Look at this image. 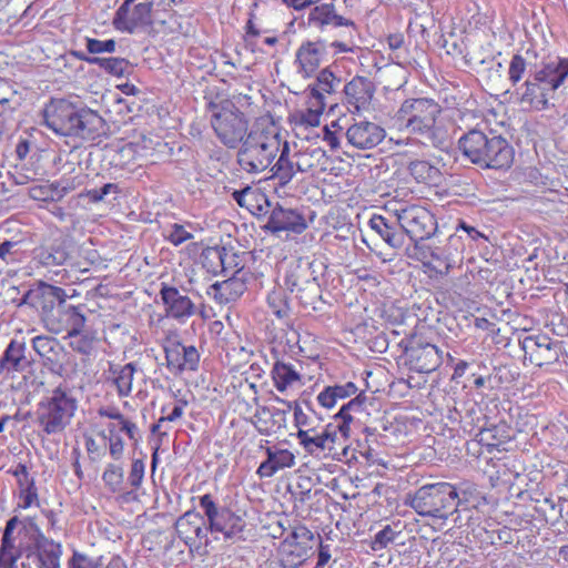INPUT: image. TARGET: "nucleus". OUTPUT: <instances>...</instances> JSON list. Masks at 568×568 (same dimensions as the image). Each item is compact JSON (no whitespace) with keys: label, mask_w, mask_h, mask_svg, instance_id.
Masks as SVG:
<instances>
[{"label":"nucleus","mask_w":568,"mask_h":568,"mask_svg":"<svg viewBox=\"0 0 568 568\" xmlns=\"http://www.w3.org/2000/svg\"><path fill=\"white\" fill-rule=\"evenodd\" d=\"M328 43L324 39L306 40L301 43L295 53L297 72L304 79L313 77L320 65L327 60Z\"/></svg>","instance_id":"obj_20"},{"label":"nucleus","mask_w":568,"mask_h":568,"mask_svg":"<svg viewBox=\"0 0 568 568\" xmlns=\"http://www.w3.org/2000/svg\"><path fill=\"white\" fill-rule=\"evenodd\" d=\"M323 264L308 256H301L291 261L284 274V286L294 294L304 307L317 311V302L322 300V290L318 275Z\"/></svg>","instance_id":"obj_5"},{"label":"nucleus","mask_w":568,"mask_h":568,"mask_svg":"<svg viewBox=\"0 0 568 568\" xmlns=\"http://www.w3.org/2000/svg\"><path fill=\"white\" fill-rule=\"evenodd\" d=\"M135 372L136 365L134 363L110 366V373L113 376V383L120 397H128L131 394Z\"/></svg>","instance_id":"obj_40"},{"label":"nucleus","mask_w":568,"mask_h":568,"mask_svg":"<svg viewBox=\"0 0 568 568\" xmlns=\"http://www.w3.org/2000/svg\"><path fill=\"white\" fill-rule=\"evenodd\" d=\"M93 65H98L106 73L119 78L130 74L132 70V64L124 58L98 57L97 60L93 61Z\"/></svg>","instance_id":"obj_46"},{"label":"nucleus","mask_w":568,"mask_h":568,"mask_svg":"<svg viewBox=\"0 0 568 568\" xmlns=\"http://www.w3.org/2000/svg\"><path fill=\"white\" fill-rule=\"evenodd\" d=\"M386 136L384 128L371 121H358L348 126L347 142L358 150H371L377 146Z\"/></svg>","instance_id":"obj_24"},{"label":"nucleus","mask_w":568,"mask_h":568,"mask_svg":"<svg viewBox=\"0 0 568 568\" xmlns=\"http://www.w3.org/2000/svg\"><path fill=\"white\" fill-rule=\"evenodd\" d=\"M408 171L419 183H435L440 176V171L425 160L412 161L408 165Z\"/></svg>","instance_id":"obj_45"},{"label":"nucleus","mask_w":568,"mask_h":568,"mask_svg":"<svg viewBox=\"0 0 568 568\" xmlns=\"http://www.w3.org/2000/svg\"><path fill=\"white\" fill-rule=\"evenodd\" d=\"M409 358L416 372L428 374L444 363V351L434 344L426 343L412 348Z\"/></svg>","instance_id":"obj_30"},{"label":"nucleus","mask_w":568,"mask_h":568,"mask_svg":"<svg viewBox=\"0 0 568 568\" xmlns=\"http://www.w3.org/2000/svg\"><path fill=\"white\" fill-rule=\"evenodd\" d=\"M84 444L92 462H97L105 455V447L99 445L92 436H84Z\"/></svg>","instance_id":"obj_64"},{"label":"nucleus","mask_w":568,"mask_h":568,"mask_svg":"<svg viewBox=\"0 0 568 568\" xmlns=\"http://www.w3.org/2000/svg\"><path fill=\"white\" fill-rule=\"evenodd\" d=\"M457 146L464 159L481 170H507L514 162L515 151L508 140L488 128L463 133Z\"/></svg>","instance_id":"obj_2"},{"label":"nucleus","mask_w":568,"mask_h":568,"mask_svg":"<svg viewBox=\"0 0 568 568\" xmlns=\"http://www.w3.org/2000/svg\"><path fill=\"white\" fill-rule=\"evenodd\" d=\"M24 343L12 339L0 358V369L7 374L23 372L29 366Z\"/></svg>","instance_id":"obj_35"},{"label":"nucleus","mask_w":568,"mask_h":568,"mask_svg":"<svg viewBox=\"0 0 568 568\" xmlns=\"http://www.w3.org/2000/svg\"><path fill=\"white\" fill-rule=\"evenodd\" d=\"M307 24L324 31L327 26L348 27L354 26V22L346 19L335 11L333 3H322L313 7L307 16Z\"/></svg>","instance_id":"obj_32"},{"label":"nucleus","mask_w":568,"mask_h":568,"mask_svg":"<svg viewBox=\"0 0 568 568\" xmlns=\"http://www.w3.org/2000/svg\"><path fill=\"white\" fill-rule=\"evenodd\" d=\"M69 295L59 286L38 281L23 294L19 305H28L34 308L45 326L54 317L58 308L64 307Z\"/></svg>","instance_id":"obj_13"},{"label":"nucleus","mask_w":568,"mask_h":568,"mask_svg":"<svg viewBox=\"0 0 568 568\" xmlns=\"http://www.w3.org/2000/svg\"><path fill=\"white\" fill-rule=\"evenodd\" d=\"M267 458L257 468L260 477H272L278 470L292 467L295 463L294 455L287 449L266 448Z\"/></svg>","instance_id":"obj_36"},{"label":"nucleus","mask_w":568,"mask_h":568,"mask_svg":"<svg viewBox=\"0 0 568 568\" xmlns=\"http://www.w3.org/2000/svg\"><path fill=\"white\" fill-rule=\"evenodd\" d=\"M71 338L70 347L82 355H90L93 349V338L89 334L80 333L68 336Z\"/></svg>","instance_id":"obj_60"},{"label":"nucleus","mask_w":568,"mask_h":568,"mask_svg":"<svg viewBox=\"0 0 568 568\" xmlns=\"http://www.w3.org/2000/svg\"><path fill=\"white\" fill-rule=\"evenodd\" d=\"M520 345L525 357L539 367L558 363L561 357H568V343L547 334L528 335L520 341Z\"/></svg>","instance_id":"obj_14"},{"label":"nucleus","mask_w":568,"mask_h":568,"mask_svg":"<svg viewBox=\"0 0 568 568\" xmlns=\"http://www.w3.org/2000/svg\"><path fill=\"white\" fill-rule=\"evenodd\" d=\"M281 148L278 129L274 123H256L237 152V163L247 173L267 169Z\"/></svg>","instance_id":"obj_3"},{"label":"nucleus","mask_w":568,"mask_h":568,"mask_svg":"<svg viewBox=\"0 0 568 568\" xmlns=\"http://www.w3.org/2000/svg\"><path fill=\"white\" fill-rule=\"evenodd\" d=\"M342 85V78L336 75L329 67L322 69L316 75V81L310 84V99L325 102V94H333Z\"/></svg>","instance_id":"obj_34"},{"label":"nucleus","mask_w":568,"mask_h":568,"mask_svg":"<svg viewBox=\"0 0 568 568\" xmlns=\"http://www.w3.org/2000/svg\"><path fill=\"white\" fill-rule=\"evenodd\" d=\"M160 297L168 318L183 324L196 314L197 307L193 301L187 295L182 294L175 286L162 283Z\"/></svg>","instance_id":"obj_21"},{"label":"nucleus","mask_w":568,"mask_h":568,"mask_svg":"<svg viewBox=\"0 0 568 568\" xmlns=\"http://www.w3.org/2000/svg\"><path fill=\"white\" fill-rule=\"evenodd\" d=\"M358 388L353 382L326 386L318 395L317 402L324 408H333L338 399H345L357 393Z\"/></svg>","instance_id":"obj_38"},{"label":"nucleus","mask_w":568,"mask_h":568,"mask_svg":"<svg viewBox=\"0 0 568 568\" xmlns=\"http://www.w3.org/2000/svg\"><path fill=\"white\" fill-rule=\"evenodd\" d=\"M154 4V0H124L114 13L112 21L114 28L131 34L145 30L153 23Z\"/></svg>","instance_id":"obj_15"},{"label":"nucleus","mask_w":568,"mask_h":568,"mask_svg":"<svg viewBox=\"0 0 568 568\" xmlns=\"http://www.w3.org/2000/svg\"><path fill=\"white\" fill-rule=\"evenodd\" d=\"M85 47L90 54L113 53L115 51L116 42L113 39L99 40L94 38H85Z\"/></svg>","instance_id":"obj_58"},{"label":"nucleus","mask_w":568,"mask_h":568,"mask_svg":"<svg viewBox=\"0 0 568 568\" xmlns=\"http://www.w3.org/2000/svg\"><path fill=\"white\" fill-rule=\"evenodd\" d=\"M62 545L49 537L27 542L26 561L22 568H61Z\"/></svg>","instance_id":"obj_19"},{"label":"nucleus","mask_w":568,"mask_h":568,"mask_svg":"<svg viewBox=\"0 0 568 568\" xmlns=\"http://www.w3.org/2000/svg\"><path fill=\"white\" fill-rule=\"evenodd\" d=\"M77 409L78 399L73 392L59 385L37 404L34 423L44 436L61 435L70 426Z\"/></svg>","instance_id":"obj_4"},{"label":"nucleus","mask_w":568,"mask_h":568,"mask_svg":"<svg viewBox=\"0 0 568 568\" xmlns=\"http://www.w3.org/2000/svg\"><path fill=\"white\" fill-rule=\"evenodd\" d=\"M527 67H528V62L526 61V59L523 55H520V54L513 55L510 63H509V68H508V79L514 87L523 80V78L526 73Z\"/></svg>","instance_id":"obj_57"},{"label":"nucleus","mask_w":568,"mask_h":568,"mask_svg":"<svg viewBox=\"0 0 568 568\" xmlns=\"http://www.w3.org/2000/svg\"><path fill=\"white\" fill-rule=\"evenodd\" d=\"M31 342L32 348L52 374L62 377L67 375L69 365H75L73 355L55 337L38 335Z\"/></svg>","instance_id":"obj_18"},{"label":"nucleus","mask_w":568,"mask_h":568,"mask_svg":"<svg viewBox=\"0 0 568 568\" xmlns=\"http://www.w3.org/2000/svg\"><path fill=\"white\" fill-rule=\"evenodd\" d=\"M398 221L407 235L416 244L432 237L437 231L435 216L427 209L419 205L405 206L398 210Z\"/></svg>","instance_id":"obj_17"},{"label":"nucleus","mask_w":568,"mask_h":568,"mask_svg":"<svg viewBox=\"0 0 568 568\" xmlns=\"http://www.w3.org/2000/svg\"><path fill=\"white\" fill-rule=\"evenodd\" d=\"M193 233L186 231L185 226L179 223L170 225L165 230L164 239L170 242L173 246H179L184 242L192 240Z\"/></svg>","instance_id":"obj_55"},{"label":"nucleus","mask_w":568,"mask_h":568,"mask_svg":"<svg viewBox=\"0 0 568 568\" xmlns=\"http://www.w3.org/2000/svg\"><path fill=\"white\" fill-rule=\"evenodd\" d=\"M562 77L557 57L544 60L540 68L521 84L520 102L538 111L547 110L549 99L562 85Z\"/></svg>","instance_id":"obj_6"},{"label":"nucleus","mask_w":568,"mask_h":568,"mask_svg":"<svg viewBox=\"0 0 568 568\" xmlns=\"http://www.w3.org/2000/svg\"><path fill=\"white\" fill-rule=\"evenodd\" d=\"M163 348L166 367L172 374L180 375L184 371L194 372L199 368L200 353L195 346L169 341Z\"/></svg>","instance_id":"obj_22"},{"label":"nucleus","mask_w":568,"mask_h":568,"mask_svg":"<svg viewBox=\"0 0 568 568\" xmlns=\"http://www.w3.org/2000/svg\"><path fill=\"white\" fill-rule=\"evenodd\" d=\"M223 256V273L226 274L227 272H233L235 274V271H240V275L244 274L242 273V270L239 268V254L233 251V248H227L224 246V254Z\"/></svg>","instance_id":"obj_63"},{"label":"nucleus","mask_w":568,"mask_h":568,"mask_svg":"<svg viewBox=\"0 0 568 568\" xmlns=\"http://www.w3.org/2000/svg\"><path fill=\"white\" fill-rule=\"evenodd\" d=\"M326 103L311 99V106L296 114L297 123L305 126H317Z\"/></svg>","instance_id":"obj_52"},{"label":"nucleus","mask_w":568,"mask_h":568,"mask_svg":"<svg viewBox=\"0 0 568 568\" xmlns=\"http://www.w3.org/2000/svg\"><path fill=\"white\" fill-rule=\"evenodd\" d=\"M343 92L348 111L361 112L369 109L375 85L368 78L356 75L344 85Z\"/></svg>","instance_id":"obj_25"},{"label":"nucleus","mask_w":568,"mask_h":568,"mask_svg":"<svg viewBox=\"0 0 568 568\" xmlns=\"http://www.w3.org/2000/svg\"><path fill=\"white\" fill-rule=\"evenodd\" d=\"M479 437V443L487 447L488 453L494 449L499 450V447L507 444L513 439L511 427L506 422L487 425V422L479 428V433L475 434Z\"/></svg>","instance_id":"obj_33"},{"label":"nucleus","mask_w":568,"mask_h":568,"mask_svg":"<svg viewBox=\"0 0 568 568\" xmlns=\"http://www.w3.org/2000/svg\"><path fill=\"white\" fill-rule=\"evenodd\" d=\"M272 378L278 392H284L293 385L294 382L301 381V374L292 364L277 361L272 368Z\"/></svg>","instance_id":"obj_42"},{"label":"nucleus","mask_w":568,"mask_h":568,"mask_svg":"<svg viewBox=\"0 0 568 568\" xmlns=\"http://www.w3.org/2000/svg\"><path fill=\"white\" fill-rule=\"evenodd\" d=\"M307 227L304 217L295 210L284 209L278 203L272 209L265 230L272 233L291 231L301 234Z\"/></svg>","instance_id":"obj_28"},{"label":"nucleus","mask_w":568,"mask_h":568,"mask_svg":"<svg viewBox=\"0 0 568 568\" xmlns=\"http://www.w3.org/2000/svg\"><path fill=\"white\" fill-rule=\"evenodd\" d=\"M210 532H220L225 541L245 540L243 535L246 527L244 518L229 506L219 505L211 494H205L199 498Z\"/></svg>","instance_id":"obj_10"},{"label":"nucleus","mask_w":568,"mask_h":568,"mask_svg":"<svg viewBox=\"0 0 568 568\" xmlns=\"http://www.w3.org/2000/svg\"><path fill=\"white\" fill-rule=\"evenodd\" d=\"M400 523L394 525H386L378 532L375 534L374 538L371 541V548L374 551H379L387 548L390 544H393L396 537L402 532L398 528Z\"/></svg>","instance_id":"obj_49"},{"label":"nucleus","mask_w":568,"mask_h":568,"mask_svg":"<svg viewBox=\"0 0 568 568\" xmlns=\"http://www.w3.org/2000/svg\"><path fill=\"white\" fill-rule=\"evenodd\" d=\"M247 290L246 281L240 271H235L230 278L215 282L206 290V294L219 305H227L236 302Z\"/></svg>","instance_id":"obj_27"},{"label":"nucleus","mask_w":568,"mask_h":568,"mask_svg":"<svg viewBox=\"0 0 568 568\" xmlns=\"http://www.w3.org/2000/svg\"><path fill=\"white\" fill-rule=\"evenodd\" d=\"M19 535H23L28 538V542H36L41 537H45L41 528L36 521L34 517L27 516L20 520Z\"/></svg>","instance_id":"obj_56"},{"label":"nucleus","mask_w":568,"mask_h":568,"mask_svg":"<svg viewBox=\"0 0 568 568\" xmlns=\"http://www.w3.org/2000/svg\"><path fill=\"white\" fill-rule=\"evenodd\" d=\"M43 124L60 136L94 141L105 134V120L94 110L52 98L41 111Z\"/></svg>","instance_id":"obj_1"},{"label":"nucleus","mask_w":568,"mask_h":568,"mask_svg":"<svg viewBox=\"0 0 568 568\" xmlns=\"http://www.w3.org/2000/svg\"><path fill=\"white\" fill-rule=\"evenodd\" d=\"M102 557H90L84 552L74 550L68 559L67 568H100Z\"/></svg>","instance_id":"obj_54"},{"label":"nucleus","mask_w":568,"mask_h":568,"mask_svg":"<svg viewBox=\"0 0 568 568\" xmlns=\"http://www.w3.org/2000/svg\"><path fill=\"white\" fill-rule=\"evenodd\" d=\"M475 493H477V489L471 484L463 483L457 487V498L455 499L458 501V511L468 508Z\"/></svg>","instance_id":"obj_62"},{"label":"nucleus","mask_w":568,"mask_h":568,"mask_svg":"<svg viewBox=\"0 0 568 568\" xmlns=\"http://www.w3.org/2000/svg\"><path fill=\"white\" fill-rule=\"evenodd\" d=\"M24 240L10 239L0 242V260L7 265H14L21 263L24 258Z\"/></svg>","instance_id":"obj_43"},{"label":"nucleus","mask_w":568,"mask_h":568,"mask_svg":"<svg viewBox=\"0 0 568 568\" xmlns=\"http://www.w3.org/2000/svg\"><path fill=\"white\" fill-rule=\"evenodd\" d=\"M440 112V105L433 99H406L396 112V121L409 133L432 138Z\"/></svg>","instance_id":"obj_8"},{"label":"nucleus","mask_w":568,"mask_h":568,"mask_svg":"<svg viewBox=\"0 0 568 568\" xmlns=\"http://www.w3.org/2000/svg\"><path fill=\"white\" fill-rule=\"evenodd\" d=\"M232 199L239 206L257 217L265 216L272 206L268 196L261 189L248 185L242 190H234Z\"/></svg>","instance_id":"obj_31"},{"label":"nucleus","mask_w":568,"mask_h":568,"mask_svg":"<svg viewBox=\"0 0 568 568\" xmlns=\"http://www.w3.org/2000/svg\"><path fill=\"white\" fill-rule=\"evenodd\" d=\"M145 465L143 459H134L128 477V484L132 489H138L142 485L144 478Z\"/></svg>","instance_id":"obj_61"},{"label":"nucleus","mask_w":568,"mask_h":568,"mask_svg":"<svg viewBox=\"0 0 568 568\" xmlns=\"http://www.w3.org/2000/svg\"><path fill=\"white\" fill-rule=\"evenodd\" d=\"M369 230L383 240L392 248H400L404 245V231L398 221V210L395 216L373 214L367 223Z\"/></svg>","instance_id":"obj_26"},{"label":"nucleus","mask_w":568,"mask_h":568,"mask_svg":"<svg viewBox=\"0 0 568 568\" xmlns=\"http://www.w3.org/2000/svg\"><path fill=\"white\" fill-rule=\"evenodd\" d=\"M102 480L111 493L124 491V469L122 465L108 464L102 474Z\"/></svg>","instance_id":"obj_48"},{"label":"nucleus","mask_w":568,"mask_h":568,"mask_svg":"<svg viewBox=\"0 0 568 568\" xmlns=\"http://www.w3.org/2000/svg\"><path fill=\"white\" fill-rule=\"evenodd\" d=\"M457 486L439 481L424 485L410 497L409 506L420 516L447 519L458 511Z\"/></svg>","instance_id":"obj_7"},{"label":"nucleus","mask_w":568,"mask_h":568,"mask_svg":"<svg viewBox=\"0 0 568 568\" xmlns=\"http://www.w3.org/2000/svg\"><path fill=\"white\" fill-rule=\"evenodd\" d=\"M266 301L273 314L277 318H284L288 316L290 307L287 298L282 291L273 290L268 293Z\"/></svg>","instance_id":"obj_53"},{"label":"nucleus","mask_w":568,"mask_h":568,"mask_svg":"<svg viewBox=\"0 0 568 568\" xmlns=\"http://www.w3.org/2000/svg\"><path fill=\"white\" fill-rule=\"evenodd\" d=\"M13 477L17 478L19 489V503L17 509H29L32 506H40L38 488L36 478L30 475L26 464L19 463L14 468L8 470Z\"/></svg>","instance_id":"obj_29"},{"label":"nucleus","mask_w":568,"mask_h":568,"mask_svg":"<svg viewBox=\"0 0 568 568\" xmlns=\"http://www.w3.org/2000/svg\"><path fill=\"white\" fill-rule=\"evenodd\" d=\"M83 305L74 306L64 302V307L58 308L57 314L50 320L47 328L55 334L65 332L68 336L83 332L87 318L82 312Z\"/></svg>","instance_id":"obj_23"},{"label":"nucleus","mask_w":568,"mask_h":568,"mask_svg":"<svg viewBox=\"0 0 568 568\" xmlns=\"http://www.w3.org/2000/svg\"><path fill=\"white\" fill-rule=\"evenodd\" d=\"M297 438L311 455L325 453L337 456L342 453L346 457L348 454L345 430H341L335 423L327 424L321 433L316 432L315 427L298 429Z\"/></svg>","instance_id":"obj_12"},{"label":"nucleus","mask_w":568,"mask_h":568,"mask_svg":"<svg viewBox=\"0 0 568 568\" xmlns=\"http://www.w3.org/2000/svg\"><path fill=\"white\" fill-rule=\"evenodd\" d=\"M366 402L367 396L364 390H361L354 398L344 404L334 416L335 425H337L341 430H345V436L347 438L349 437L351 423L353 422L351 413L364 412Z\"/></svg>","instance_id":"obj_37"},{"label":"nucleus","mask_w":568,"mask_h":568,"mask_svg":"<svg viewBox=\"0 0 568 568\" xmlns=\"http://www.w3.org/2000/svg\"><path fill=\"white\" fill-rule=\"evenodd\" d=\"M224 246H207L203 248L200 255L202 267L212 275L223 273Z\"/></svg>","instance_id":"obj_44"},{"label":"nucleus","mask_w":568,"mask_h":568,"mask_svg":"<svg viewBox=\"0 0 568 568\" xmlns=\"http://www.w3.org/2000/svg\"><path fill=\"white\" fill-rule=\"evenodd\" d=\"M195 525V531L191 535L192 540H185V545L189 547L191 552L197 551L200 554V550L206 548L210 544L207 536L210 532V525H207V520L204 514H201Z\"/></svg>","instance_id":"obj_47"},{"label":"nucleus","mask_w":568,"mask_h":568,"mask_svg":"<svg viewBox=\"0 0 568 568\" xmlns=\"http://www.w3.org/2000/svg\"><path fill=\"white\" fill-rule=\"evenodd\" d=\"M209 109L212 111L211 125L224 145L233 149L245 140L250 132L247 119L231 101L210 102Z\"/></svg>","instance_id":"obj_9"},{"label":"nucleus","mask_w":568,"mask_h":568,"mask_svg":"<svg viewBox=\"0 0 568 568\" xmlns=\"http://www.w3.org/2000/svg\"><path fill=\"white\" fill-rule=\"evenodd\" d=\"M200 516L201 514L195 510H187L175 521L176 534L184 542L187 539L189 541L192 540L191 535L195 531V523L199 520Z\"/></svg>","instance_id":"obj_50"},{"label":"nucleus","mask_w":568,"mask_h":568,"mask_svg":"<svg viewBox=\"0 0 568 568\" xmlns=\"http://www.w3.org/2000/svg\"><path fill=\"white\" fill-rule=\"evenodd\" d=\"M108 432L110 456L114 460H120L124 453V442L119 435H115V425L113 423L108 424Z\"/></svg>","instance_id":"obj_59"},{"label":"nucleus","mask_w":568,"mask_h":568,"mask_svg":"<svg viewBox=\"0 0 568 568\" xmlns=\"http://www.w3.org/2000/svg\"><path fill=\"white\" fill-rule=\"evenodd\" d=\"M78 253V246L72 237L59 235L43 241L34 250V260L43 267L75 266Z\"/></svg>","instance_id":"obj_16"},{"label":"nucleus","mask_w":568,"mask_h":568,"mask_svg":"<svg viewBox=\"0 0 568 568\" xmlns=\"http://www.w3.org/2000/svg\"><path fill=\"white\" fill-rule=\"evenodd\" d=\"M315 535L304 525L295 526L277 549L276 564L281 568H300L313 556Z\"/></svg>","instance_id":"obj_11"},{"label":"nucleus","mask_w":568,"mask_h":568,"mask_svg":"<svg viewBox=\"0 0 568 568\" xmlns=\"http://www.w3.org/2000/svg\"><path fill=\"white\" fill-rule=\"evenodd\" d=\"M27 542L16 544V539L1 538L0 544V568H18L17 561L26 559Z\"/></svg>","instance_id":"obj_39"},{"label":"nucleus","mask_w":568,"mask_h":568,"mask_svg":"<svg viewBox=\"0 0 568 568\" xmlns=\"http://www.w3.org/2000/svg\"><path fill=\"white\" fill-rule=\"evenodd\" d=\"M464 410V415L459 414V422L463 425V429L469 434L475 430L479 432V428L481 427L479 422L481 417H484L480 407L477 405V403H469L465 405Z\"/></svg>","instance_id":"obj_51"},{"label":"nucleus","mask_w":568,"mask_h":568,"mask_svg":"<svg viewBox=\"0 0 568 568\" xmlns=\"http://www.w3.org/2000/svg\"><path fill=\"white\" fill-rule=\"evenodd\" d=\"M273 176L281 186L288 184L295 175L294 161L290 159V146L284 142L280 158L272 168Z\"/></svg>","instance_id":"obj_41"}]
</instances>
